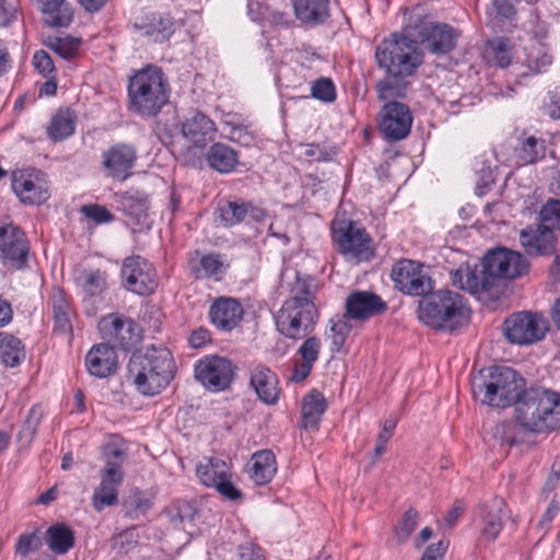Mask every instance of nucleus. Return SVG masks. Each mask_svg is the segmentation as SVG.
<instances>
[{"instance_id":"nucleus-16","label":"nucleus","mask_w":560,"mask_h":560,"mask_svg":"<svg viewBox=\"0 0 560 560\" xmlns=\"http://www.w3.org/2000/svg\"><path fill=\"white\" fill-rule=\"evenodd\" d=\"M412 115L409 107L400 102L390 101L380 112V131L390 141L405 139L412 126Z\"/></svg>"},{"instance_id":"nucleus-11","label":"nucleus","mask_w":560,"mask_h":560,"mask_svg":"<svg viewBox=\"0 0 560 560\" xmlns=\"http://www.w3.org/2000/svg\"><path fill=\"white\" fill-rule=\"evenodd\" d=\"M390 278L401 293L424 296L434 288L429 267L412 259H400L392 267Z\"/></svg>"},{"instance_id":"nucleus-33","label":"nucleus","mask_w":560,"mask_h":560,"mask_svg":"<svg viewBox=\"0 0 560 560\" xmlns=\"http://www.w3.org/2000/svg\"><path fill=\"white\" fill-rule=\"evenodd\" d=\"M206 160L210 168L228 174L235 171L238 164L237 152L228 144L213 143L206 154Z\"/></svg>"},{"instance_id":"nucleus-51","label":"nucleus","mask_w":560,"mask_h":560,"mask_svg":"<svg viewBox=\"0 0 560 560\" xmlns=\"http://www.w3.org/2000/svg\"><path fill=\"white\" fill-rule=\"evenodd\" d=\"M81 40L71 36L54 37L49 39L48 47L65 59L73 58L79 49Z\"/></svg>"},{"instance_id":"nucleus-50","label":"nucleus","mask_w":560,"mask_h":560,"mask_svg":"<svg viewBox=\"0 0 560 560\" xmlns=\"http://www.w3.org/2000/svg\"><path fill=\"white\" fill-rule=\"evenodd\" d=\"M419 512L409 508L395 527V537L398 544H405L419 524Z\"/></svg>"},{"instance_id":"nucleus-61","label":"nucleus","mask_w":560,"mask_h":560,"mask_svg":"<svg viewBox=\"0 0 560 560\" xmlns=\"http://www.w3.org/2000/svg\"><path fill=\"white\" fill-rule=\"evenodd\" d=\"M139 535L137 533V527L132 526L115 537V544L120 548V550L128 551L132 547L138 544Z\"/></svg>"},{"instance_id":"nucleus-8","label":"nucleus","mask_w":560,"mask_h":560,"mask_svg":"<svg viewBox=\"0 0 560 560\" xmlns=\"http://www.w3.org/2000/svg\"><path fill=\"white\" fill-rule=\"evenodd\" d=\"M529 265L527 259L517 252L495 248L488 252L478 269L485 290L489 291L500 279H515L525 273Z\"/></svg>"},{"instance_id":"nucleus-27","label":"nucleus","mask_w":560,"mask_h":560,"mask_svg":"<svg viewBox=\"0 0 560 560\" xmlns=\"http://www.w3.org/2000/svg\"><path fill=\"white\" fill-rule=\"evenodd\" d=\"M520 242L526 254L547 256L556 253V236L546 226H527L520 233Z\"/></svg>"},{"instance_id":"nucleus-41","label":"nucleus","mask_w":560,"mask_h":560,"mask_svg":"<svg viewBox=\"0 0 560 560\" xmlns=\"http://www.w3.org/2000/svg\"><path fill=\"white\" fill-rule=\"evenodd\" d=\"M451 280L453 285L472 294L486 292L477 266L475 268L466 266L464 269H456L451 273Z\"/></svg>"},{"instance_id":"nucleus-63","label":"nucleus","mask_w":560,"mask_h":560,"mask_svg":"<svg viewBox=\"0 0 560 560\" xmlns=\"http://www.w3.org/2000/svg\"><path fill=\"white\" fill-rule=\"evenodd\" d=\"M314 364L301 359V361L295 362L292 373L290 375V381L294 383H300L304 381L310 373L312 372Z\"/></svg>"},{"instance_id":"nucleus-12","label":"nucleus","mask_w":560,"mask_h":560,"mask_svg":"<svg viewBox=\"0 0 560 560\" xmlns=\"http://www.w3.org/2000/svg\"><path fill=\"white\" fill-rule=\"evenodd\" d=\"M98 329L107 343L122 350H131L140 341L136 322L122 314L114 313L101 318Z\"/></svg>"},{"instance_id":"nucleus-13","label":"nucleus","mask_w":560,"mask_h":560,"mask_svg":"<svg viewBox=\"0 0 560 560\" xmlns=\"http://www.w3.org/2000/svg\"><path fill=\"white\" fill-rule=\"evenodd\" d=\"M155 270L147 259L140 256L127 257L122 261L120 277L122 287L138 295H148L156 287Z\"/></svg>"},{"instance_id":"nucleus-7","label":"nucleus","mask_w":560,"mask_h":560,"mask_svg":"<svg viewBox=\"0 0 560 560\" xmlns=\"http://www.w3.org/2000/svg\"><path fill=\"white\" fill-rule=\"evenodd\" d=\"M128 95L132 108L141 115L154 116L167 103V83L161 69L149 66L129 82Z\"/></svg>"},{"instance_id":"nucleus-36","label":"nucleus","mask_w":560,"mask_h":560,"mask_svg":"<svg viewBox=\"0 0 560 560\" xmlns=\"http://www.w3.org/2000/svg\"><path fill=\"white\" fill-rule=\"evenodd\" d=\"M483 58L490 66L505 68L512 61V47L510 39L497 37L487 42Z\"/></svg>"},{"instance_id":"nucleus-2","label":"nucleus","mask_w":560,"mask_h":560,"mask_svg":"<svg viewBox=\"0 0 560 560\" xmlns=\"http://www.w3.org/2000/svg\"><path fill=\"white\" fill-rule=\"evenodd\" d=\"M317 285L307 275L295 272L288 282L289 296L275 315L277 330L289 339H303L315 329L319 317L315 304Z\"/></svg>"},{"instance_id":"nucleus-38","label":"nucleus","mask_w":560,"mask_h":560,"mask_svg":"<svg viewBox=\"0 0 560 560\" xmlns=\"http://www.w3.org/2000/svg\"><path fill=\"white\" fill-rule=\"evenodd\" d=\"M326 408V399L322 393L312 390L306 395L302 405L303 427L317 425Z\"/></svg>"},{"instance_id":"nucleus-58","label":"nucleus","mask_w":560,"mask_h":560,"mask_svg":"<svg viewBox=\"0 0 560 560\" xmlns=\"http://www.w3.org/2000/svg\"><path fill=\"white\" fill-rule=\"evenodd\" d=\"M151 508V502L144 498H135L125 504V515L129 520L136 521L143 516Z\"/></svg>"},{"instance_id":"nucleus-1","label":"nucleus","mask_w":560,"mask_h":560,"mask_svg":"<svg viewBox=\"0 0 560 560\" xmlns=\"http://www.w3.org/2000/svg\"><path fill=\"white\" fill-rule=\"evenodd\" d=\"M375 60L385 73L375 86L382 101L404 97L409 86L407 79L423 61L417 42L398 33L381 40L375 49Z\"/></svg>"},{"instance_id":"nucleus-40","label":"nucleus","mask_w":560,"mask_h":560,"mask_svg":"<svg viewBox=\"0 0 560 560\" xmlns=\"http://www.w3.org/2000/svg\"><path fill=\"white\" fill-rule=\"evenodd\" d=\"M1 362L9 368H15L25 359V350L22 341L12 336L3 335L0 341Z\"/></svg>"},{"instance_id":"nucleus-60","label":"nucleus","mask_w":560,"mask_h":560,"mask_svg":"<svg viewBox=\"0 0 560 560\" xmlns=\"http://www.w3.org/2000/svg\"><path fill=\"white\" fill-rule=\"evenodd\" d=\"M33 65L44 77H48L55 71L54 61L45 50H38L34 54Z\"/></svg>"},{"instance_id":"nucleus-45","label":"nucleus","mask_w":560,"mask_h":560,"mask_svg":"<svg viewBox=\"0 0 560 560\" xmlns=\"http://www.w3.org/2000/svg\"><path fill=\"white\" fill-rule=\"evenodd\" d=\"M546 141L535 136H529L521 143L518 159L525 164H534L546 155Z\"/></svg>"},{"instance_id":"nucleus-62","label":"nucleus","mask_w":560,"mask_h":560,"mask_svg":"<svg viewBox=\"0 0 560 560\" xmlns=\"http://www.w3.org/2000/svg\"><path fill=\"white\" fill-rule=\"evenodd\" d=\"M236 556L238 560H265L261 549L253 542L240 545Z\"/></svg>"},{"instance_id":"nucleus-20","label":"nucleus","mask_w":560,"mask_h":560,"mask_svg":"<svg viewBox=\"0 0 560 560\" xmlns=\"http://www.w3.org/2000/svg\"><path fill=\"white\" fill-rule=\"evenodd\" d=\"M180 132L189 145L203 150L214 141L218 129L209 116L195 110L180 122Z\"/></svg>"},{"instance_id":"nucleus-22","label":"nucleus","mask_w":560,"mask_h":560,"mask_svg":"<svg viewBox=\"0 0 560 560\" xmlns=\"http://www.w3.org/2000/svg\"><path fill=\"white\" fill-rule=\"evenodd\" d=\"M419 38L427 51L444 56L456 47L458 32L448 24L430 23L420 30Z\"/></svg>"},{"instance_id":"nucleus-53","label":"nucleus","mask_w":560,"mask_h":560,"mask_svg":"<svg viewBox=\"0 0 560 560\" xmlns=\"http://www.w3.org/2000/svg\"><path fill=\"white\" fill-rule=\"evenodd\" d=\"M223 262L219 254H207L200 259V267L195 271L197 278H211L222 272Z\"/></svg>"},{"instance_id":"nucleus-26","label":"nucleus","mask_w":560,"mask_h":560,"mask_svg":"<svg viewBox=\"0 0 560 560\" xmlns=\"http://www.w3.org/2000/svg\"><path fill=\"white\" fill-rule=\"evenodd\" d=\"M85 366L92 376L108 377L117 372V353L108 343L95 345L85 355Z\"/></svg>"},{"instance_id":"nucleus-29","label":"nucleus","mask_w":560,"mask_h":560,"mask_svg":"<svg viewBox=\"0 0 560 560\" xmlns=\"http://www.w3.org/2000/svg\"><path fill=\"white\" fill-rule=\"evenodd\" d=\"M250 385L265 404L273 405L278 401V378L267 366L256 365L250 370Z\"/></svg>"},{"instance_id":"nucleus-25","label":"nucleus","mask_w":560,"mask_h":560,"mask_svg":"<svg viewBox=\"0 0 560 560\" xmlns=\"http://www.w3.org/2000/svg\"><path fill=\"white\" fill-rule=\"evenodd\" d=\"M243 306L234 298H218L209 308L211 324L221 331L233 330L243 319Z\"/></svg>"},{"instance_id":"nucleus-59","label":"nucleus","mask_w":560,"mask_h":560,"mask_svg":"<svg viewBox=\"0 0 560 560\" xmlns=\"http://www.w3.org/2000/svg\"><path fill=\"white\" fill-rule=\"evenodd\" d=\"M18 19V0H0V26L7 27Z\"/></svg>"},{"instance_id":"nucleus-48","label":"nucleus","mask_w":560,"mask_h":560,"mask_svg":"<svg viewBox=\"0 0 560 560\" xmlns=\"http://www.w3.org/2000/svg\"><path fill=\"white\" fill-rule=\"evenodd\" d=\"M223 125L229 127V137L244 147H250L255 141L254 133L249 130L248 126L243 125L236 117L228 115L223 120Z\"/></svg>"},{"instance_id":"nucleus-44","label":"nucleus","mask_w":560,"mask_h":560,"mask_svg":"<svg viewBox=\"0 0 560 560\" xmlns=\"http://www.w3.org/2000/svg\"><path fill=\"white\" fill-rule=\"evenodd\" d=\"M55 329L60 332L71 330V311L68 301L62 291H57L51 298Z\"/></svg>"},{"instance_id":"nucleus-34","label":"nucleus","mask_w":560,"mask_h":560,"mask_svg":"<svg viewBox=\"0 0 560 560\" xmlns=\"http://www.w3.org/2000/svg\"><path fill=\"white\" fill-rule=\"evenodd\" d=\"M77 116L70 108H60L51 117L47 135L52 141H62L73 135Z\"/></svg>"},{"instance_id":"nucleus-42","label":"nucleus","mask_w":560,"mask_h":560,"mask_svg":"<svg viewBox=\"0 0 560 560\" xmlns=\"http://www.w3.org/2000/svg\"><path fill=\"white\" fill-rule=\"evenodd\" d=\"M551 62L552 57L541 43L535 40L529 46L525 47L524 63L530 72L540 73L545 71Z\"/></svg>"},{"instance_id":"nucleus-31","label":"nucleus","mask_w":560,"mask_h":560,"mask_svg":"<svg viewBox=\"0 0 560 560\" xmlns=\"http://www.w3.org/2000/svg\"><path fill=\"white\" fill-rule=\"evenodd\" d=\"M329 0H293L296 19L306 25L324 24L329 18Z\"/></svg>"},{"instance_id":"nucleus-4","label":"nucleus","mask_w":560,"mask_h":560,"mask_svg":"<svg viewBox=\"0 0 560 560\" xmlns=\"http://www.w3.org/2000/svg\"><path fill=\"white\" fill-rule=\"evenodd\" d=\"M516 422L526 431L545 433L560 429V394L532 387L525 388L514 407Z\"/></svg>"},{"instance_id":"nucleus-23","label":"nucleus","mask_w":560,"mask_h":560,"mask_svg":"<svg viewBox=\"0 0 560 560\" xmlns=\"http://www.w3.org/2000/svg\"><path fill=\"white\" fill-rule=\"evenodd\" d=\"M133 27L140 37L152 43H164L174 33V21L168 14L148 12L136 18Z\"/></svg>"},{"instance_id":"nucleus-64","label":"nucleus","mask_w":560,"mask_h":560,"mask_svg":"<svg viewBox=\"0 0 560 560\" xmlns=\"http://www.w3.org/2000/svg\"><path fill=\"white\" fill-rule=\"evenodd\" d=\"M546 110L552 119H560V91L549 93Z\"/></svg>"},{"instance_id":"nucleus-39","label":"nucleus","mask_w":560,"mask_h":560,"mask_svg":"<svg viewBox=\"0 0 560 560\" xmlns=\"http://www.w3.org/2000/svg\"><path fill=\"white\" fill-rule=\"evenodd\" d=\"M148 208L147 197L139 192H126L119 199V209L138 224L147 218Z\"/></svg>"},{"instance_id":"nucleus-49","label":"nucleus","mask_w":560,"mask_h":560,"mask_svg":"<svg viewBox=\"0 0 560 560\" xmlns=\"http://www.w3.org/2000/svg\"><path fill=\"white\" fill-rule=\"evenodd\" d=\"M42 420V411L38 407L31 408L26 419L24 420L21 430L18 433V442L23 446H28L33 441L37 428Z\"/></svg>"},{"instance_id":"nucleus-24","label":"nucleus","mask_w":560,"mask_h":560,"mask_svg":"<svg viewBox=\"0 0 560 560\" xmlns=\"http://www.w3.org/2000/svg\"><path fill=\"white\" fill-rule=\"evenodd\" d=\"M11 186L21 202L25 205H40L49 198L47 183L24 171H14Z\"/></svg>"},{"instance_id":"nucleus-52","label":"nucleus","mask_w":560,"mask_h":560,"mask_svg":"<svg viewBox=\"0 0 560 560\" xmlns=\"http://www.w3.org/2000/svg\"><path fill=\"white\" fill-rule=\"evenodd\" d=\"M539 218L542 226L560 230V200L550 199L541 208Z\"/></svg>"},{"instance_id":"nucleus-55","label":"nucleus","mask_w":560,"mask_h":560,"mask_svg":"<svg viewBox=\"0 0 560 560\" xmlns=\"http://www.w3.org/2000/svg\"><path fill=\"white\" fill-rule=\"evenodd\" d=\"M312 96L319 101L330 103L336 100V89L334 82L328 78H320L312 85Z\"/></svg>"},{"instance_id":"nucleus-43","label":"nucleus","mask_w":560,"mask_h":560,"mask_svg":"<svg viewBox=\"0 0 560 560\" xmlns=\"http://www.w3.org/2000/svg\"><path fill=\"white\" fill-rule=\"evenodd\" d=\"M106 463L103 469L101 480L120 485L124 479V471L121 465L124 463L125 454L117 447L109 448L106 454Z\"/></svg>"},{"instance_id":"nucleus-17","label":"nucleus","mask_w":560,"mask_h":560,"mask_svg":"<svg viewBox=\"0 0 560 560\" xmlns=\"http://www.w3.org/2000/svg\"><path fill=\"white\" fill-rule=\"evenodd\" d=\"M28 252V241L19 226H0V259L4 265L21 269L27 260Z\"/></svg>"},{"instance_id":"nucleus-15","label":"nucleus","mask_w":560,"mask_h":560,"mask_svg":"<svg viewBox=\"0 0 560 560\" xmlns=\"http://www.w3.org/2000/svg\"><path fill=\"white\" fill-rule=\"evenodd\" d=\"M196 475L202 485L213 487L220 494L237 500L242 497L240 490L230 480V468L225 460L218 457H205L197 467Z\"/></svg>"},{"instance_id":"nucleus-14","label":"nucleus","mask_w":560,"mask_h":560,"mask_svg":"<svg viewBox=\"0 0 560 560\" xmlns=\"http://www.w3.org/2000/svg\"><path fill=\"white\" fill-rule=\"evenodd\" d=\"M195 377L210 390H224L233 381L234 365L226 358L208 355L196 363Z\"/></svg>"},{"instance_id":"nucleus-37","label":"nucleus","mask_w":560,"mask_h":560,"mask_svg":"<svg viewBox=\"0 0 560 560\" xmlns=\"http://www.w3.org/2000/svg\"><path fill=\"white\" fill-rule=\"evenodd\" d=\"M46 542L52 552L65 555L74 545V534L69 526L58 523L47 529Z\"/></svg>"},{"instance_id":"nucleus-46","label":"nucleus","mask_w":560,"mask_h":560,"mask_svg":"<svg viewBox=\"0 0 560 560\" xmlns=\"http://www.w3.org/2000/svg\"><path fill=\"white\" fill-rule=\"evenodd\" d=\"M349 318H346L345 314L341 316L332 317L329 320L330 327L326 332L328 339L331 340V352H338L351 331V325L349 324Z\"/></svg>"},{"instance_id":"nucleus-9","label":"nucleus","mask_w":560,"mask_h":560,"mask_svg":"<svg viewBox=\"0 0 560 560\" xmlns=\"http://www.w3.org/2000/svg\"><path fill=\"white\" fill-rule=\"evenodd\" d=\"M332 240L347 261L360 264L375 256L373 241L365 229L352 221H340L332 226Z\"/></svg>"},{"instance_id":"nucleus-57","label":"nucleus","mask_w":560,"mask_h":560,"mask_svg":"<svg viewBox=\"0 0 560 560\" xmlns=\"http://www.w3.org/2000/svg\"><path fill=\"white\" fill-rule=\"evenodd\" d=\"M81 212L96 224L114 221V215L106 207L100 205H88L81 208Z\"/></svg>"},{"instance_id":"nucleus-28","label":"nucleus","mask_w":560,"mask_h":560,"mask_svg":"<svg viewBox=\"0 0 560 560\" xmlns=\"http://www.w3.org/2000/svg\"><path fill=\"white\" fill-rule=\"evenodd\" d=\"M43 14L45 25L52 28L68 27L73 20V9L68 0H32Z\"/></svg>"},{"instance_id":"nucleus-19","label":"nucleus","mask_w":560,"mask_h":560,"mask_svg":"<svg viewBox=\"0 0 560 560\" xmlns=\"http://www.w3.org/2000/svg\"><path fill=\"white\" fill-rule=\"evenodd\" d=\"M215 213V222L223 228H232L249 221L260 222L266 217V211L253 202L242 199L220 201Z\"/></svg>"},{"instance_id":"nucleus-47","label":"nucleus","mask_w":560,"mask_h":560,"mask_svg":"<svg viewBox=\"0 0 560 560\" xmlns=\"http://www.w3.org/2000/svg\"><path fill=\"white\" fill-rule=\"evenodd\" d=\"M118 485L101 480L100 486L93 493V506L95 510L101 511L105 506L115 505L118 501Z\"/></svg>"},{"instance_id":"nucleus-10","label":"nucleus","mask_w":560,"mask_h":560,"mask_svg":"<svg viewBox=\"0 0 560 560\" xmlns=\"http://www.w3.org/2000/svg\"><path fill=\"white\" fill-rule=\"evenodd\" d=\"M502 331L510 343L529 346L546 337L549 331V322L537 312H515L504 319Z\"/></svg>"},{"instance_id":"nucleus-21","label":"nucleus","mask_w":560,"mask_h":560,"mask_svg":"<svg viewBox=\"0 0 560 560\" xmlns=\"http://www.w3.org/2000/svg\"><path fill=\"white\" fill-rule=\"evenodd\" d=\"M137 160V149L130 143H116L103 153V167L106 175L125 180L131 175Z\"/></svg>"},{"instance_id":"nucleus-18","label":"nucleus","mask_w":560,"mask_h":560,"mask_svg":"<svg viewBox=\"0 0 560 560\" xmlns=\"http://www.w3.org/2000/svg\"><path fill=\"white\" fill-rule=\"evenodd\" d=\"M386 302L376 293L365 290L350 292L345 301V316L363 323L386 312Z\"/></svg>"},{"instance_id":"nucleus-35","label":"nucleus","mask_w":560,"mask_h":560,"mask_svg":"<svg viewBox=\"0 0 560 560\" xmlns=\"http://www.w3.org/2000/svg\"><path fill=\"white\" fill-rule=\"evenodd\" d=\"M75 283L86 296H97L107 290V272L84 268L75 277Z\"/></svg>"},{"instance_id":"nucleus-54","label":"nucleus","mask_w":560,"mask_h":560,"mask_svg":"<svg viewBox=\"0 0 560 560\" xmlns=\"http://www.w3.org/2000/svg\"><path fill=\"white\" fill-rule=\"evenodd\" d=\"M43 546V539L37 532L23 533L19 536L15 552L25 558L30 553L37 551Z\"/></svg>"},{"instance_id":"nucleus-56","label":"nucleus","mask_w":560,"mask_h":560,"mask_svg":"<svg viewBox=\"0 0 560 560\" xmlns=\"http://www.w3.org/2000/svg\"><path fill=\"white\" fill-rule=\"evenodd\" d=\"M307 338L303 341V343L298 349V354L302 360L311 362L315 364V362L319 358L322 342L320 339L316 336H306Z\"/></svg>"},{"instance_id":"nucleus-6","label":"nucleus","mask_w":560,"mask_h":560,"mask_svg":"<svg viewBox=\"0 0 560 560\" xmlns=\"http://www.w3.org/2000/svg\"><path fill=\"white\" fill-rule=\"evenodd\" d=\"M419 318L434 329L453 331L468 324L470 308L459 293L431 291L419 303Z\"/></svg>"},{"instance_id":"nucleus-30","label":"nucleus","mask_w":560,"mask_h":560,"mask_svg":"<svg viewBox=\"0 0 560 560\" xmlns=\"http://www.w3.org/2000/svg\"><path fill=\"white\" fill-rule=\"evenodd\" d=\"M247 472L250 480L257 486L269 483L277 472V460L270 450L255 452L247 463Z\"/></svg>"},{"instance_id":"nucleus-32","label":"nucleus","mask_w":560,"mask_h":560,"mask_svg":"<svg viewBox=\"0 0 560 560\" xmlns=\"http://www.w3.org/2000/svg\"><path fill=\"white\" fill-rule=\"evenodd\" d=\"M508 517L509 513L505 503L502 500L494 501L481 515L480 533L482 538L488 541H494Z\"/></svg>"},{"instance_id":"nucleus-3","label":"nucleus","mask_w":560,"mask_h":560,"mask_svg":"<svg viewBox=\"0 0 560 560\" xmlns=\"http://www.w3.org/2000/svg\"><path fill=\"white\" fill-rule=\"evenodd\" d=\"M176 365L171 351L164 347H148L133 353L128 363V377L143 396H155L175 377Z\"/></svg>"},{"instance_id":"nucleus-5","label":"nucleus","mask_w":560,"mask_h":560,"mask_svg":"<svg viewBox=\"0 0 560 560\" xmlns=\"http://www.w3.org/2000/svg\"><path fill=\"white\" fill-rule=\"evenodd\" d=\"M525 388V378L506 366L482 369L472 382L475 396L482 404L497 408L515 407Z\"/></svg>"}]
</instances>
